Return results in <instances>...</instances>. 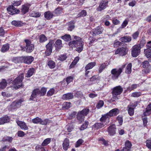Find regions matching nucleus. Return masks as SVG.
Listing matches in <instances>:
<instances>
[{"label":"nucleus","mask_w":151,"mask_h":151,"mask_svg":"<svg viewBox=\"0 0 151 151\" xmlns=\"http://www.w3.org/2000/svg\"><path fill=\"white\" fill-rule=\"evenodd\" d=\"M63 9L62 7H59L55 9V13L57 15L60 14L63 12Z\"/></svg>","instance_id":"41"},{"label":"nucleus","mask_w":151,"mask_h":151,"mask_svg":"<svg viewBox=\"0 0 151 151\" xmlns=\"http://www.w3.org/2000/svg\"><path fill=\"white\" fill-rule=\"evenodd\" d=\"M46 91L47 89L46 88H42L41 90H40V96L44 95L45 94Z\"/></svg>","instance_id":"51"},{"label":"nucleus","mask_w":151,"mask_h":151,"mask_svg":"<svg viewBox=\"0 0 151 151\" xmlns=\"http://www.w3.org/2000/svg\"><path fill=\"white\" fill-rule=\"evenodd\" d=\"M53 42L52 41H50L46 45V47L47 48V52L49 51V53L48 54H50L52 51V47Z\"/></svg>","instance_id":"23"},{"label":"nucleus","mask_w":151,"mask_h":151,"mask_svg":"<svg viewBox=\"0 0 151 151\" xmlns=\"http://www.w3.org/2000/svg\"><path fill=\"white\" fill-rule=\"evenodd\" d=\"M149 65L148 62L146 61L144 62L142 64V67L143 68H148Z\"/></svg>","instance_id":"62"},{"label":"nucleus","mask_w":151,"mask_h":151,"mask_svg":"<svg viewBox=\"0 0 151 151\" xmlns=\"http://www.w3.org/2000/svg\"><path fill=\"white\" fill-rule=\"evenodd\" d=\"M146 42L145 39H142L140 41V44H137V45H138V46L140 47V48H141L144 46V45L146 43Z\"/></svg>","instance_id":"54"},{"label":"nucleus","mask_w":151,"mask_h":151,"mask_svg":"<svg viewBox=\"0 0 151 151\" xmlns=\"http://www.w3.org/2000/svg\"><path fill=\"white\" fill-rule=\"evenodd\" d=\"M31 16L34 17H39L40 14L39 12H33L31 14Z\"/></svg>","instance_id":"63"},{"label":"nucleus","mask_w":151,"mask_h":151,"mask_svg":"<svg viewBox=\"0 0 151 151\" xmlns=\"http://www.w3.org/2000/svg\"><path fill=\"white\" fill-rule=\"evenodd\" d=\"M141 48L138 45H135L132 47V55L134 57H136L139 54Z\"/></svg>","instance_id":"9"},{"label":"nucleus","mask_w":151,"mask_h":151,"mask_svg":"<svg viewBox=\"0 0 151 151\" xmlns=\"http://www.w3.org/2000/svg\"><path fill=\"white\" fill-rule=\"evenodd\" d=\"M22 3V1L19 0L18 1H13L12 2L11 5H12L13 6H18L20 5Z\"/></svg>","instance_id":"46"},{"label":"nucleus","mask_w":151,"mask_h":151,"mask_svg":"<svg viewBox=\"0 0 151 151\" xmlns=\"http://www.w3.org/2000/svg\"><path fill=\"white\" fill-rule=\"evenodd\" d=\"M29 8V6L27 5H22L21 9V12L22 14H24L28 12Z\"/></svg>","instance_id":"25"},{"label":"nucleus","mask_w":151,"mask_h":151,"mask_svg":"<svg viewBox=\"0 0 151 151\" xmlns=\"http://www.w3.org/2000/svg\"><path fill=\"white\" fill-rule=\"evenodd\" d=\"M122 71V68H119V69L116 68L112 69L111 71V76L112 78L114 80L117 79Z\"/></svg>","instance_id":"5"},{"label":"nucleus","mask_w":151,"mask_h":151,"mask_svg":"<svg viewBox=\"0 0 151 151\" xmlns=\"http://www.w3.org/2000/svg\"><path fill=\"white\" fill-rule=\"evenodd\" d=\"M83 142V141L82 139H79L78 141H77L75 144L76 147H79L81 145Z\"/></svg>","instance_id":"58"},{"label":"nucleus","mask_w":151,"mask_h":151,"mask_svg":"<svg viewBox=\"0 0 151 151\" xmlns=\"http://www.w3.org/2000/svg\"><path fill=\"white\" fill-rule=\"evenodd\" d=\"M74 39L75 40L73 41H74V45L75 46L76 45L78 44L80 45V47L76 48V51L78 52H81L83 49V46L84 45V42L81 41V39L80 37L75 36Z\"/></svg>","instance_id":"3"},{"label":"nucleus","mask_w":151,"mask_h":151,"mask_svg":"<svg viewBox=\"0 0 151 151\" xmlns=\"http://www.w3.org/2000/svg\"><path fill=\"white\" fill-rule=\"evenodd\" d=\"M68 29L72 31L74 28V23L73 21H71L68 23Z\"/></svg>","instance_id":"35"},{"label":"nucleus","mask_w":151,"mask_h":151,"mask_svg":"<svg viewBox=\"0 0 151 151\" xmlns=\"http://www.w3.org/2000/svg\"><path fill=\"white\" fill-rule=\"evenodd\" d=\"M32 122L34 124L40 123L42 125H46L51 122V121L48 119H45L42 120L41 118L38 117H36L32 119Z\"/></svg>","instance_id":"4"},{"label":"nucleus","mask_w":151,"mask_h":151,"mask_svg":"<svg viewBox=\"0 0 151 151\" xmlns=\"http://www.w3.org/2000/svg\"><path fill=\"white\" fill-rule=\"evenodd\" d=\"M119 113V110L116 108L110 110L109 112L107 113L108 115L110 117H111L116 116Z\"/></svg>","instance_id":"17"},{"label":"nucleus","mask_w":151,"mask_h":151,"mask_svg":"<svg viewBox=\"0 0 151 151\" xmlns=\"http://www.w3.org/2000/svg\"><path fill=\"white\" fill-rule=\"evenodd\" d=\"M22 57L14 58L12 60V61L15 63H22Z\"/></svg>","instance_id":"31"},{"label":"nucleus","mask_w":151,"mask_h":151,"mask_svg":"<svg viewBox=\"0 0 151 151\" xmlns=\"http://www.w3.org/2000/svg\"><path fill=\"white\" fill-rule=\"evenodd\" d=\"M12 139L13 138L12 137L7 136L3 138V141L4 142H12Z\"/></svg>","instance_id":"49"},{"label":"nucleus","mask_w":151,"mask_h":151,"mask_svg":"<svg viewBox=\"0 0 151 151\" xmlns=\"http://www.w3.org/2000/svg\"><path fill=\"white\" fill-rule=\"evenodd\" d=\"M16 122L18 125L20 127L21 129L24 130H27L28 129V126L24 122L17 121Z\"/></svg>","instance_id":"14"},{"label":"nucleus","mask_w":151,"mask_h":151,"mask_svg":"<svg viewBox=\"0 0 151 151\" xmlns=\"http://www.w3.org/2000/svg\"><path fill=\"white\" fill-rule=\"evenodd\" d=\"M9 118L6 116L1 117L0 118V125L4 124L9 122Z\"/></svg>","instance_id":"18"},{"label":"nucleus","mask_w":151,"mask_h":151,"mask_svg":"<svg viewBox=\"0 0 151 151\" xmlns=\"http://www.w3.org/2000/svg\"><path fill=\"white\" fill-rule=\"evenodd\" d=\"M45 17L47 19H50L53 17V15L50 11L45 12L44 13Z\"/></svg>","instance_id":"30"},{"label":"nucleus","mask_w":151,"mask_h":151,"mask_svg":"<svg viewBox=\"0 0 151 151\" xmlns=\"http://www.w3.org/2000/svg\"><path fill=\"white\" fill-rule=\"evenodd\" d=\"M139 34V32L138 31H136L134 32L132 35L133 38L134 39H136L138 37Z\"/></svg>","instance_id":"64"},{"label":"nucleus","mask_w":151,"mask_h":151,"mask_svg":"<svg viewBox=\"0 0 151 151\" xmlns=\"http://www.w3.org/2000/svg\"><path fill=\"white\" fill-rule=\"evenodd\" d=\"M128 113L129 115L130 116H132L134 114V109L131 108L128 105L127 106Z\"/></svg>","instance_id":"36"},{"label":"nucleus","mask_w":151,"mask_h":151,"mask_svg":"<svg viewBox=\"0 0 151 151\" xmlns=\"http://www.w3.org/2000/svg\"><path fill=\"white\" fill-rule=\"evenodd\" d=\"M79 60V58L76 57L69 66L70 68H73Z\"/></svg>","instance_id":"40"},{"label":"nucleus","mask_w":151,"mask_h":151,"mask_svg":"<svg viewBox=\"0 0 151 151\" xmlns=\"http://www.w3.org/2000/svg\"><path fill=\"white\" fill-rule=\"evenodd\" d=\"M151 111V103L148 105L144 113V114L145 116L148 115L150 114Z\"/></svg>","instance_id":"29"},{"label":"nucleus","mask_w":151,"mask_h":151,"mask_svg":"<svg viewBox=\"0 0 151 151\" xmlns=\"http://www.w3.org/2000/svg\"><path fill=\"white\" fill-rule=\"evenodd\" d=\"M95 65L96 63L95 62L89 63L86 66V70L87 71L88 70L92 68Z\"/></svg>","instance_id":"38"},{"label":"nucleus","mask_w":151,"mask_h":151,"mask_svg":"<svg viewBox=\"0 0 151 151\" xmlns=\"http://www.w3.org/2000/svg\"><path fill=\"white\" fill-rule=\"evenodd\" d=\"M146 146L148 149H151V138L146 141Z\"/></svg>","instance_id":"53"},{"label":"nucleus","mask_w":151,"mask_h":151,"mask_svg":"<svg viewBox=\"0 0 151 151\" xmlns=\"http://www.w3.org/2000/svg\"><path fill=\"white\" fill-rule=\"evenodd\" d=\"M103 30V29L100 26L97 27L95 29H94L93 31L88 32L86 36L87 37V36H88L89 38L88 39V41L87 43H89V46H91V44L93 43V42L96 41V40L93 38L91 35L92 36L96 35L101 34Z\"/></svg>","instance_id":"1"},{"label":"nucleus","mask_w":151,"mask_h":151,"mask_svg":"<svg viewBox=\"0 0 151 151\" xmlns=\"http://www.w3.org/2000/svg\"><path fill=\"white\" fill-rule=\"evenodd\" d=\"M106 64L104 63L101 64L99 69V72L100 73L102 72L104 69L106 68L107 66Z\"/></svg>","instance_id":"56"},{"label":"nucleus","mask_w":151,"mask_h":151,"mask_svg":"<svg viewBox=\"0 0 151 151\" xmlns=\"http://www.w3.org/2000/svg\"><path fill=\"white\" fill-rule=\"evenodd\" d=\"M132 64L131 63L129 64L127 66L125 73L127 74H130L132 71Z\"/></svg>","instance_id":"34"},{"label":"nucleus","mask_w":151,"mask_h":151,"mask_svg":"<svg viewBox=\"0 0 151 151\" xmlns=\"http://www.w3.org/2000/svg\"><path fill=\"white\" fill-rule=\"evenodd\" d=\"M51 142V139L47 138L44 140L42 144V145L45 146L47 145L50 143Z\"/></svg>","instance_id":"47"},{"label":"nucleus","mask_w":151,"mask_h":151,"mask_svg":"<svg viewBox=\"0 0 151 151\" xmlns=\"http://www.w3.org/2000/svg\"><path fill=\"white\" fill-rule=\"evenodd\" d=\"M24 78L23 74L17 77L13 81V84L16 88H18L22 85V81Z\"/></svg>","instance_id":"6"},{"label":"nucleus","mask_w":151,"mask_h":151,"mask_svg":"<svg viewBox=\"0 0 151 151\" xmlns=\"http://www.w3.org/2000/svg\"><path fill=\"white\" fill-rule=\"evenodd\" d=\"M123 88L120 86L114 87L112 90V98L113 99L116 100L118 99L117 96L120 95L123 92Z\"/></svg>","instance_id":"2"},{"label":"nucleus","mask_w":151,"mask_h":151,"mask_svg":"<svg viewBox=\"0 0 151 151\" xmlns=\"http://www.w3.org/2000/svg\"><path fill=\"white\" fill-rule=\"evenodd\" d=\"M7 86V82L6 80L3 79L0 83V88L1 89L4 88Z\"/></svg>","instance_id":"39"},{"label":"nucleus","mask_w":151,"mask_h":151,"mask_svg":"<svg viewBox=\"0 0 151 151\" xmlns=\"http://www.w3.org/2000/svg\"><path fill=\"white\" fill-rule=\"evenodd\" d=\"M62 38L65 41H68L71 40V37L69 35H65L62 36Z\"/></svg>","instance_id":"50"},{"label":"nucleus","mask_w":151,"mask_h":151,"mask_svg":"<svg viewBox=\"0 0 151 151\" xmlns=\"http://www.w3.org/2000/svg\"><path fill=\"white\" fill-rule=\"evenodd\" d=\"M69 146V140L67 139H65L64 140L63 144V149L65 150H67Z\"/></svg>","instance_id":"22"},{"label":"nucleus","mask_w":151,"mask_h":151,"mask_svg":"<svg viewBox=\"0 0 151 151\" xmlns=\"http://www.w3.org/2000/svg\"><path fill=\"white\" fill-rule=\"evenodd\" d=\"M12 24L16 27H21L23 25V23L21 21L14 20L11 22Z\"/></svg>","instance_id":"27"},{"label":"nucleus","mask_w":151,"mask_h":151,"mask_svg":"<svg viewBox=\"0 0 151 151\" xmlns=\"http://www.w3.org/2000/svg\"><path fill=\"white\" fill-rule=\"evenodd\" d=\"M24 100L22 99H20L18 100L15 101L9 107V110H13L19 108L21 106L22 102Z\"/></svg>","instance_id":"7"},{"label":"nucleus","mask_w":151,"mask_h":151,"mask_svg":"<svg viewBox=\"0 0 151 151\" xmlns=\"http://www.w3.org/2000/svg\"><path fill=\"white\" fill-rule=\"evenodd\" d=\"M71 103L70 102H64L62 106L63 109H68L70 107Z\"/></svg>","instance_id":"43"},{"label":"nucleus","mask_w":151,"mask_h":151,"mask_svg":"<svg viewBox=\"0 0 151 151\" xmlns=\"http://www.w3.org/2000/svg\"><path fill=\"white\" fill-rule=\"evenodd\" d=\"M116 119L118 121L120 124L122 125L123 122L122 117L121 116H119L117 117Z\"/></svg>","instance_id":"60"},{"label":"nucleus","mask_w":151,"mask_h":151,"mask_svg":"<svg viewBox=\"0 0 151 151\" xmlns=\"http://www.w3.org/2000/svg\"><path fill=\"white\" fill-rule=\"evenodd\" d=\"M108 114L107 113L102 115V117L100 119V122H106V123H109V119Z\"/></svg>","instance_id":"19"},{"label":"nucleus","mask_w":151,"mask_h":151,"mask_svg":"<svg viewBox=\"0 0 151 151\" xmlns=\"http://www.w3.org/2000/svg\"><path fill=\"white\" fill-rule=\"evenodd\" d=\"M144 52L145 55L147 58H150L151 56V49L147 48L145 50Z\"/></svg>","instance_id":"37"},{"label":"nucleus","mask_w":151,"mask_h":151,"mask_svg":"<svg viewBox=\"0 0 151 151\" xmlns=\"http://www.w3.org/2000/svg\"><path fill=\"white\" fill-rule=\"evenodd\" d=\"M114 125L110 126L108 127V131L109 134L110 136H113L115 134L116 127Z\"/></svg>","instance_id":"16"},{"label":"nucleus","mask_w":151,"mask_h":151,"mask_svg":"<svg viewBox=\"0 0 151 151\" xmlns=\"http://www.w3.org/2000/svg\"><path fill=\"white\" fill-rule=\"evenodd\" d=\"M105 125L102 122H97L93 125V128L98 130L104 127Z\"/></svg>","instance_id":"20"},{"label":"nucleus","mask_w":151,"mask_h":151,"mask_svg":"<svg viewBox=\"0 0 151 151\" xmlns=\"http://www.w3.org/2000/svg\"><path fill=\"white\" fill-rule=\"evenodd\" d=\"M47 64L50 69L54 68H55L56 65L55 63L52 60H49L47 62Z\"/></svg>","instance_id":"32"},{"label":"nucleus","mask_w":151,"mask_h":151,"mask_svg":"<svg viewBox=\"0 0 151 151\" xmlns=\"http://www.w3.org/2000/svg\"><path fill=\"white\" fill-rule=\"evenodd\" d=\"M9 45L8 44H6L3 45L1 49V51L4 52L8 51L9 49Z\"/></svg>","instance_id":"33"},{"label":"nucleus","mask_w":151,"mask_h":151,"mask_svg":"<svg viewBox=\"0 0 151 151\" xmlns=\"http://www.w3.org/2000/svg\"><path fill=\"white\" fill-rule=\"evenodd\" d=\"M125 147L130 150L132 145L130 142L129 140H127L125 143Z\"/></svg>","instance_id":"52"},{"label":"nucleus","mask_w":151,"mask_h":151,"mask_svg":"<svg viewBox=\"0 0 151 151\" xmlns=\"http://www.w3.org/2000/svg\"><path fill=\"white\" fill-rule=\"evenodd\" d=\"M139 102L138 101H136L134 102V103H132L131 104L128 105V106L134 109L138 105V104H139Z\"/></svg>","instance_id":"59"},{"label":"nucleus","mask_w":151,"mask_h":151,"mask_svg":"<svg viewBox=\"0 0 151 151\" xmlns=\"http://www.w3.org/2000/svg\"><path fill=\"white\" fill-rule=\"evenodd\" d=\"M55 92V90L54 88H51L47 92V95L48 96H51Z\"/></svg>","instance_id":"48"},{"label":"nucleus","mask_w":151,"mask_h":151,"mask_svg":"<svg viewBox=\"0 0 151 151\" xmlns=\"http://www.w3.org/2000/svg\"><path fill=\"white\" fill-rule=\"evenodd\" d=\"M40 96V90L36 89L34 90L30 98V99L33 100L34 98L37 97L38 96Z\"/></svg>","instance_id":"15"},{"label":"nucleus","mask_w":151,"mask_h":151,"mask_svg":"<svg viewBox=\"0 0 151 151\" xmlns=\"http://www.w3.org/2000/svg\"><path fill=\"white\" fill-rule=\"evenodd\" d=\"M131 37H130L126 36L121 37L119 40L122 42H129L131 41Z\"/></svg>","instance_id":"24"},{"label":"nucleus","mask_w":151,"mask_h":151,"mask_svg":"<svg viewBox=\"0 0 151 151\" xmlns=\"http://www.w3.org/2000/svg\"><path fill=\"white\" fill-rule=\"evenodd\" d=\"M17 136L20 137H22L25 135V133L23 131L20 130L17 133Z\"/></svg>","instance_id":"61"},{"label":"nucleus","mask_w":151,"mask_h":151,"mask_svg":"<svg viewBox=\"0 0 151 151\" xmlns=\"http://www.w3.org/2000/svg\"><path fill=\"white\" fill-rule=\"evenodd\" d=\"M120 55L122 56L125 55L127 51H128V49L126 47H122L120 48Z\"/></svg>","instance_id":"26"},{"label":"nucleus","mask_w":151,"mask_h":151,"mask_svg":"<svg viewBox=\"0 0 151 151\" xmlns=\"http://www.w3.org/2000/svg\"><path fill=\"white\" fill-rule=\"evenodd\" d=\"M35 70L33 68H30L26 74V77L29 78L31 76L35 73Z\"/></svg>","instance_id":"28"},{"label":"nucleus","mask_w":151,"mask_h":151,"mask_svg":"<svg viewBox=\"0 0 151 151\" xmlns=\"http://www.w3.org/2000/svg\"><path fill=\"white\" fill-rule=\"evenodd\" d=\"M108 1H101L100 3L99 6L97 8L98 11H101L102 10L105 9L106 7Z\"/></svg>","instance_id":"11"},{"label":"nucleus","mask_w":151,"mask_h":151,"mask_svg":"<svg viewBox=\"0 0 151 151\" xmlns=\"http://www.w3.org/2000/svg\"><path fill=\"white\" fill-rule=\"evenodd\" d=\"M55 45L56 48L60 49L62 47V41L60 40H57L55 42Z\"/></svg>","instance_id":"42"},{"label":"nucleus","mask_w":151,"mask_h":151,"mask_svg":"<svg viewBox=\"0 0 151 151\" xmlns=\"http://www.w3.org/2000/svg\"><path fill=\"white\" fill-rule=\"evenodd\" d=\"M138 86V84H133L129 86L127 88V90L129 91L136 88Z\"/></svg>","instance_id":"45"},{"label":"nucleus","mask_w":151,"mask_h":151,"mask_svg":"<svg viewBox=\"0 0 151 151\" xmlns=\"http://www.w3.org/2000/svg\"><path fill=\"white\" fill-rule=\"evenodd\" d=\"M24 41L26 43L25 48L26 49V52L27 53L31 52L34 49V45L31 44V41L29 40L25 39Z\"/></svg>","instance_id":"8"},{"label":"nucleus","mask_w":151,"mask_h":151,"mask_svg":"<svg viewBox=\"0 0 151 151\" xmlns=\"http://www.w3.org/2000/svg\"><path fill=\"white\" fill-rule=\"evenodd\" d=\"M22 62L29 64L34 60V58L31 56L22 57Z\"/></svg>","instance_id":"13"},{"label":"nucleus","mask_w":151,"mask_h":151,"mask_svg":"<svg viewBox=\"0 0 151 151\" xmlns=\"http://www.w3.org/2000/svg\"><path fill=\"white\" fill-rule=\"evenodd\" d=\"M104 104L103 101L100 100L96 105V107L98 109H100L102 107Z\"/></svg>","instance_id":"55"},{"label":"nucleus","mask_w":151,"mask_h":151,"mask_svg":"<svg viewBox=\"0 0 151 151\" xmlns=\"http://www.w3.org/2000/svg\"><path fill=\"white\" fill-rule=\"evenodd\" d=\"M39 41L40 42H43L47 40V38L44 35H41L39 36Z\"/></svg>","instance_id":"44"},{"label":"nucleus","mask_w":151,"mask_h":151,"mask_svg":"<svg viewBox=\"0 0 151 151\" xmlns=\"http://www.w3.org/2000/svg\"><path fill=\"white\" fill-rule=\"evenodd\" d=\"M141 93L140 92H134L132 93L131 96L134 97H138L141 95Z\"/></svg>","instance_id":"57"},{"label":"nucleus","mask_w":151,"mask_h":151,"mask_svg":"<svg viewBox=\"0 0 151 151\" xmlns=\"http://www.w3.org/2000/svg\"><path fill=\"white\" fill-rule=\"evenodd\" d=\"M85 115V109H84L78 113L77 118L80 123H81L83 121Z\"/></svg>","instance_id":"12"},{"label":"nucleus","mask_w":151,"mask_h":151,"mask_svg":"<svg viewBox=\"0 0 151 151\" xmlns=\"http://www.w3.org/2000/svg\"><path fill=\"white\" fill-rule=\"evenodd\" d=\"M7 9L8 13L12 15L18 14L20 12L19 10L15 8L12 5L9 6Z\"/></svg>","instance_id":"10"},{"label":"nucleus","mask_w":151,"mask_h":151,"mask_svg":"<svg viewBox=\"0 0 151 151\" xmlns=\"http://www.w3.org/2000/svg\"><path fill=\"white\" fill-rule=\"evenodd\" d=\"M73 98V93H68L64 94L62 97V99L64 100H68L72 99Z\"/></svg>","instance_id":"21"}]
</instances>
